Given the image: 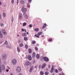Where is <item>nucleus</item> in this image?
<instances>
[{"label": "nucleus", "mask_w": 75, "mask_h": 75, "mask_svg": "<svg viewBox=\"0 0 75 75\" xmlns=\"http://www.w3.org/2000/svg\"><path fill=\"white\" fill-rule=\"evenodd\" d=\"M26 23H23V26H25V25H26Z\"/></svg>", "instance_id": "nucleus-35"}, {"label": "nucleus", "mask_w": 75, "mask_h": 75, "mask_svg": "<svg viewBox=\"0 0 75 75\" xmlns=\"http://www.w3.org/2000/svg\"><path fill=\"white\" fill-rule=\"evenodd\" d=\"M6 54H4L2 56V58L3 59H6Z\"/></svg>", "instance_id": "nucleus-7"}, {"label": "nucleus", "mask_w": 75, "mask_h": 75, "mask_svg": "<svg viewBox=\"0 0 75 75\" xmlns=\"http://www.w3.org/2000/svg\"><path fill=\"white\" fill-rule=\"evenodd\" d=\"M40 68H41V67H40V66H39V69H40Z\"/></svg>", "instance_id": "nucleus-59"}, {"label": "nucleus", "mask_w": 75, "mask_h": 75, "mask_svg": "<svg viewBox=\"0 0 75 75\" xmlns=\"http://www.w3.org/2000/svg\"><path fill=\"white\" fill-rule=\"evenodd\" d=\"M48 41H49V42H51V41H52V39L50 38L48 40Z\"/></svg>", "instance_id": "nucleus-28"}, {"label": "nucleus", "mask_w": 75, "mask_h": 75, "mask_svg": "<svg viewBox=\"0 0 75 75\" xmlns=\"http://www.w3.org/2000/svg\"><path fill=\"white\" fill-rule=\"evenodd\" d=\"M24 39L25 41H27V40H28V38L26 37H24Z\"/></svg>", "instance_id": "nucleus-21"}, {"label": "nucleus", "mask_w": 75, "mask_h": 75, "mask_svg": "<svg viewBox=\"0 0 75 75\" xmlns=\"http://www.w3.org/2000/svg\"><path fill=\"white\" fill-rule=\"evenodd\" d=\"M24 29H22V31H24Z\"/></svg>", "instance_id": "nucleus-50"}, {"label": "nucleus", "mask_w": 75, "mask_h": 75, "mask_svg": "<svg viewBox=\"0 0 75 75\" xmlns=\"http://www.w3.org/2000/svg\"><path fill=\"white\" fill-rule=\"evenodd\" d=\"M27 34H28V32H27Z\"/></svg>", "instance_id": "nucleus-58"}, {"label": "nucleus", "mask_w": 75, "mask_h": 75, "mask_svg": "<svg viewBox=\"0 0 75 75\" xmlns=\"http://www.w3.org/2000/svg\"><path fill=\"white\" fill-rule=\"evenodd\" d=\"M43 58L44 59V61H46V62H48L49 61V59L46 57H43Z\"/></svg>", "instance_id": "nucleus-4"}, {"label": "nucleus", "mask_w": 75, "mask_h": 75, "mask_svg": "<svg viewBox=\"0 0 75 75\" xmlns=\"http://www.w3.org/2000/svg\"><path fill=\"white\" fill-rule=\"evenodd\" d=\"M44 72H43V71H41L40 72V74L41 75H44Z\"/></svg>", "instance_id": "nucleus-25"}, {"label": "nucleus", "mask_w": 75, "mask_h": 75, "mask_svg": "<svg viewBox=\"0 0 75 75\" xmlns=\"http://www.w3.org/2000/svg\"><path fill=\"white\" fill-rule=\"evenodd\" d=\"M8 69H10V67H8Z\"/></svg>", "instance_id": "nucleus-64"}, {"label": "nucleus", "mask_w": 75, "mask_h": 75, "mask_svg": "<svg viewBox=\"0 0 75 75\" xmlns=\"http://www.w3.org/2000/svg\"><path fill=\"white\" fill-rule=\"evenodd\" d=\"M62 75H64V74L63 73H62Z\"/></svg>", "instance_id": "nucleus-54"}, {"label": "nucleus", "mask_w": 75, "mask_h": 75, "mask_svg": "<svg viewBox=\"0 0 75 75\" xmlns=\"http://www.w3.org/2000/svg\"><path fill=\"white\" fill-rule=\"evenodd\" d=\"M49 74V73H48V72H45V74H46V75H48Z\"/></svg>", "instance_id": "nucleus-34"}, {"label": "nucleus", "mask_w": 75, "mask_h": 75, "mask_svg": "<svg viewBox=\"0 0 75 75\" xmlns=\"http://www.w3.org/2000/svg\"><path fill=\"white\" fill-rule=\"evenodd\" d=\"M35 50H36V51H37V50H38V48H37V47H35Z\"/></svg>", "instance_id": "nucleus-36"}, {"label": "nucleus", "mask_w": 75, "mask_h": 75, "mask_svg": "<svg viewBox=\"0 0 75 75\" xmlns=\"http://www.w3.org/2000/svg\"><path fill=\"white\" fill-rule=\"evenodd\" d=\"M45 66H46V64H44L42 66V69H43V68H45Z\"/></svg>", "instance_id": "nucleus-10"}, {"label": "nucleus", "mask_w": 75, "mask_h": 75, "mask_svg": "<svg viewBox=\"0 0 75 75\" xmlns=\"http://www.w3.org/2000/svg\"><path fill=\"white\" fill-rule=\"evenodd\" d=\"M33 66H32L30 68V72H32V71H33Z\"/></svg>", "instance_id": "nucleus-17"}, {"label": "nucleus", "mask_w": 75, "mask_h": 75, "mask_svg": "<svg viewBox=\"0 0 75 75\" xmlns=\"http://www.w3.org/2000/svg\"><path fill=\"white\" fill-rule=\"evenodd\" d=\"M18 51V52H20V49L18 47H17V48Z\"/></svg>", "instance_id": "nucleus-32"}, {"label": "nucleus", "mask_w": 75, "mask_h": 75, "mask_svg": "<svg viewBox=\"0 0 75 75\" xmlns=\"http://www.w3.org/2000/svg\"><path fill=\"white\" fill-rule=\"evenodd\" d=\"M25 7V6L24 5H23L22 6V8H24Z\"/></svg>", "instance_id": "nucleus-45"}, {"label": "nucleus", "mask_w": 75, "mask_h": 75, "mask_svg": "<svg viewBox=\"0 0 75 75\" xmlns=\"http://www.w3.org/2000/svg\"><path fill=\"white\" fill-rule=\"evenodd\" d=\"M19 46H20V47H23V44L22 43H21L20 44Z\"/></svg>", "instance_id": "nucleus-26"}, {"label": "nucleus", "mask_w": 75, "mask_h": 75, "mask_svg": "<svg viewBox=\"0 0 75 75\" xmlns=\"http://www.w3.org/2000/svg\"><path fill=\"white\" fill-rule=\"evenodd\" d=\"M25 47L26 49H27L28 48V45H25Z\"/></svg>", "instance_id": "nucleus-30"}, {"label": "nucleus", "mask_w": 75, "mask_h": 75, "mask_svg": "<svg viewBox=\"0 0 75 75\" xmlns=\"http://www.w3.org/2000/svg\"><path fill=\"white\" fill-rule=\"evenodd\" d=\"M42 37H44V36L42 35Z\"/></svg>", "instance_id": "nucleus-56"}, {"label": "nucleus", "mask_w": 75, "mask_h": 75, "mask_svg": "<svg viewBox=\"0 0 75 75\" xmlns=\"http://www.w3.org/2000/svg\"><path fill=\"white\" fill-rule=\"evenodd\" d=\"M55 72L56 73H58V70H57V69H55Z\"/></svg>", "instance_id": "nucleus-37"}, {"label": "nucleus", "mask_w": 75, "mask_h": 75, "mask_svg": "<svg viewBox=\"0 0 75 75\" xmlns=\"http://www.w3.org/2000/svg\"><path fill=\"white\" fill-rule=\"evenodd\" d=\"M17 36H19L18 35Z\"/></svg>", "instance_id": "nucleus-62"}, {"label": "nucleus", "mask_w": 75, "mask_h": 75, "mask_svg": "<svg viewBox=\"0 0 75 75\" xmlns=\"http://www.w3.org/2000/svg\"><path fill=\"white\" fill-rule=\"evenodd\" d=\"M54 65H52L51 70H50V71L51 73H52L53 72V71L54 70Z\"/></svg>", "instance_id": "nucleus-8"}, {"label": "nucleus", "mask_w": 75, "mask_h": 75, "mask_svg": "<svg viewBox=\"0 0 75 75\" xmlns=\"http://www.w3.org/2000/svg\"><path fill=\"white\" fill-rule=\"evenodd\" d=\"M1 5V2L0 1V6Z\"/></svg>", "instance_id": "nucleus-49"}, {"label": "nucleus", "mask_w": 75, "mask_h": 75, "mask_svg": "<svg viewBox=\"0 0 75 75\" xmlns=\"http://www.w3.org/2000/svg\"><path fill=\"white\" fill-rule=\"evenodd\" d=\"M62 33H64V31H62Z\"/></svg>", "instance_id": "nucleus-60"}, {"label": "nucleus", "mask_w": 75, "mask_h": 75, "mask_svg": "<svg viewBox=\"0 0 75 75\" xmlns=\"http://www.w3.org/2000/svg\"><path fill=\"white\" fill-rule=\"evenodd\" d=\"M22 11L23 13H25L27 11V9L26 8H23L22 9Z\"/></svg>", "instance_id": "nucleus-3"}, {"label": "nucleus", "mask_w": 75, "mask_h": 75, "mask_svg": "<svg viewBox=\"0 0 75 75\" xmlns=\"http://www.w3.org/2000/svg\"><path fill=\"white\" fill-rule=\"evenodd\" d=\"M32 44H35V41H33L32 42Z\"/></svg>", "instance_id": "nucleus-31"}, {"label": "nucleus", "mask_w": 75, "mask_h": 75, "mask_svg": "<svg viewBox=\"0 0 75 75\" xmlns=\"http://www.w3.org/2000/svg\"><path fill=\"white\" fill-rule=\"evenodd\" d=\"M18 75H23V74H22V73H20L19 74H18Z\"/></svg>", "instance_id": "nucleus-44"}, {"label": "nucleus", "mask_w": 75, "mask_h": 75, "mask_svg": "<svg viewBox=\"0 0 75 75\" xmlns=\"http://www.w3.org/2000/svg\"><path fill=\"white\" fill-rule=\"evenodd\" d=\"M35 37H37V38H40V36L36 34L35 35Z\"/></svg>", "instance_id": "nucleus-23"}, {"label": "nucleus", "mask_w": 75, "mask_h": 75, "mask_svg": "<svg viewBox=\"0 0 75 75\" xmlns=\"http://www.w3.org/2000/svg\"><path fill=\"white\" fill-rule=\"evenodd\" d=\"M27 7L28 8H30V6L29 5V3H28L27 4Z\"/></svg>", "instance_id": "nucleus-29"}, {"label": "nucleus", "mask_w": 75, "mask_h": 75, "mask_svg": "<svg viewBox=\"0 0 75 75\" xmlns=\"http://www.w3.org/2000/svg\"><path fill=\"white\" fill-rule=\"evenodd\" d=\"M12 63L13 65H16L17 64V60L15 59L12 60Z\"/></svg>", "instance_id": "nucleus-2"}, {"label": "nucleus", "mask_w": 75, "mask_h": 75, "mask_svg": "<svg viewBox=\"0 0 75 75\" xmlns=\"http://www.w3.org/2000/svg\"><path fill=\"white\" fill-rule=\"evenodd\" d=\"M32 0H28L29 3H30Z\"/></svg>", "instance_id": "nucleus-46"}, {"label": "nucleus", "mask_w": 75, "mask_h": 75, "mask_svg": "<svg viewBox=\"0 0 75 75\" xmlns=\"http://www.w3.org/2000/svg\"><path fill=\"white\" fill-rule=\"evenodd\" d=\"M19 41L20 42V40H19Z\"/></svg>", "instance_id": "nucleus-63"}, {"label": "nucleus", "mask_w": 75, "mask_h": 75, "mask_svg": "<svg viewBox=\"0 0 75 75\" xmlns=\"http://www.w3.org/2000/svg\"><path fill=\"white\" fill-rule=\"evenodd\" d=\"M28 51H29V53H30V54H31V53L32 52V51L31 50V49H29Z\"/></svg>", "instance_id": "nucleus-22"}, {"label": "nucleus", "mask_w": 75, "mask_h": 75, "mask_svg": "<svg viewBox=\"0 0 75 75\" xmlns=\"http://www.w3.org/2000/svg\"><path fill=\"white\" fill-rule=\"evenodd\" d=\"M32 57L33 58H34L35 57V52H33V54H32Z\"/></svg>", "instance_id": "nucleus-14"}, {"label": "nucleus", "mask_w": 75, "mask_h": 75, "mask_svg": "<svg viewBox=\"0 0 75 75\" xmlns=\"http://www.w3.org/2000/svg\"><path fill=\"white\" fill-rule=\"evenodd\" d=\"M24 17L25 19H27V18H28V15L26 14L24 16Z\"/></svg>", "instance_id": "nucleus-15"}, {"label": "nucleus", "mask_w": 75, "mask_h": 75, "mask_svg": "<svg viewBox=\"0 0 75 75\" xmlns=\"http://www.w3.org/2000/svg\"><path fill=\"white\" fill-rule=\"evenodd\" d=\"M42 34V32H40L39 33H38V35H39L40 36V35H41V34Z\"/></svg>", "instance_id": "nucleus-20"}, {"label": "nucleus", "mask_w": 75, "mask_h": 75, "mask_svg": "<svg viewBox=\"0 0 75 75\" xmlns=\"http://www.w3.org/2000/svg\"><path fill=\"white\" fill-rule=\"evenodd\" d=\"M13 75V74L11 73V75Z\"/></svg>", "instance_id": "nucleus-57"}, {"label": "nucleus", "mask_w": 75, "mask_h": 75, "mask_svg": "<svg viewBox=\"0 0 75 75\" xmlns=\"http://www.w3.org/2000/svg\"><path fill=\"white\" fill-rule=\"evenodd\" d=\"M3 34H2V33L1 32V31L0 30V38H2V37H3Z\"/></svg>", "instance_id": "nucleus-16"}, {"label": "nucleus", "mask_w": 75, "mask_h": 75, "mask_svg": "<svg viewBox=\"0 0 75 75\" xmlns=\"http://www.w3.org/2000/svg\"><path fill=\"white\" fill-rule=\"evenodd\" d=\"M1 68L2 71H4L5 70V66L3 64L1 65Z\"/></svg>", "instance_id": "nucleus-6"}, {"label": "nucleus", "mask_w": 75, "mask_h": 75, "mask_svg": "<svg viewBox=\"0 0 75 75\" xmlns=\"http://www.w3.org/2000/svg\"><path fill=\"white\" fill-rule=\"evenodd\" d=\"M19 20H21L22 19V14L20 13L19 14Z\"/></svg>", "instance_id": "nucleus-11"}, {"label": "nucleus", "mask_w": 75, "mask_h": 75, "mask_svg": "<svg viewBox=\"0 0 75 75\" xmlns=\"http://www.w3.org/2000/svg\"><path fill=\"white\" fill-rule=\"evenodd\" d=\"M59 75H61V74H59Z\"/></svg>", "instance_id": "nucleus-61"}, {"label": "nucleus", "mask_w": 75, "mask_h": 75, "mask_svg": "<svg viewBox=\"0 0 75 75\" xmlns=\"http://www.w3.org/2000/svg\"><path fill=\"white\" fill-rule=\"evenodd\" d=\"M38 30H39V29H38V28H36L35 29V31H36V32L38 31Z\"/></svg>", "instance_id": "nucleus-27"}, {"label": "nucleus", "mask_w": 75, "mask_h": 75, "mask_svg": "<svg viewBox=\"0 0 75 75\" xmlns=\"http://www.w3.org/2000/svg\"><path fill=\"white\" fill-rule=\"evenodd\" d=\"M49 68H50V65H49L48 66Z\"/></svg>", "instance_id": "nucleus-51"}, {"label": "nucleus", "mask_w": 75, "mask_h": 75, "mask_svg": "<svg viewBox=\"0 0 75 75\" xmlns=\"http://www.w3.org/2000/svg\"><path fill=\"white\" fill-rule=\"evenodd\" d=\"M28 59L30 61L32 59V58L31 57V55H29L28 56Z\"/></svg>", "instance_id": "nucleus-9"}, {"label": "nucleus", "mask_w": 75, "mask_h": 75, "mask_svg": "<svg viewBox=\"0 0 75 75\" xmlns=\"http://www.w3.org/2000/svg\"><path fill=\"white\" fill-rule=\"evenodd\" d=\"M1 27H3V23H1Z\"/></svg>", "instance_id": "nucleus-42"}, {"label": "nucleus", "mask_w": 75, "mask_h": 75, "mask_svg": "<svg viewBox=\"0 0 75 75\" xmlns=\"http://www.w3.org/2000/svg\"><path fill=\"white\" fill-rule=\"evenodd\" d=\"M26 64L27 65H30V62H29L28 61L26 62Z\"/></svg>", "instance_id": "nucleus-24"}, {"label": "nucleus", "mask_w": 75, "mask_h": 75, "mask_svg": "<svg viewBox=\"0 0 75 75\" xmlns=\"http://www.w3.org/2000/svg\"><path fill=\"white\" fill-rule=\"evenodd\" d=\"M6 71H7V72H8V71H9V70H8V69H7V70H6Z\"/></svg>", "instance_id": "nucleus-47"}, {"label": "nucleus", "mask_w": 75, "mask_h": 75, "mask_svg": "<svg viewBox=\"0 0 75 75\" xmlns=\"http://www.w3.org/2000/svg\"><path fill=\"white\" fill-rule=\"evenodd\" d=\"M22 35L23 37H26V36H27V34L25 33L22 34Z\"/></svg>", "instance_id": "nucleus-13"}, {"label": "nucleus", "mask_w": 75, "mask_h": 75, "mask_svg": "<svg viewBox=\"0 0 75 75\" xmlns=\"http://www.w3.org/2000/svg\"><path fill=\"white\" fill-rule=\"evenodd\" d=\"M36 57L38 59H39L40 58V55L39 54H37L36 55Z\"/></svg>", "instance_id": "nucleus-18"}, {"label": "nucleus", "mask_w": 75, "mask_h": 75, "mask_svg": "<svg viewBox=\"0 0 75 75\" xmlns=\"http://www.w3.org/2000/svg\"><path fill=\"white\" fill-rule=\"evenodd\" d=\"M12 20L13 21V17H12Z\"/></svg>", "instance_id": "nucleus-55"}, {"label": "nucleus", "mask_w": 75, "mask_h": 75, "mask_svg": "<svg viewBox=\"0 0 75 75\" xmlns=\"http://www.w3.org/2000/svg\"><path fill=\"white\" fill-rule=\"evenodd\" d=\"M18 1H17V5L18 4Z\"/></svg>", "instance_id": "nucleus-53"}, {"label": "nucleus", "mask_w": 75, "mask_h": 75, "mask_svg": "<svg viewBox=\"0 0 75 75\" xmlns=\"http://www.w3.org/2000/svg\"><path fill=\"white\" fill-rule=\"evenodd\" d=\"M46 26H47V24L45 23L43 26L42 28L43 29L45 28V27H46Z\"/></svg>", "instance_id": "nucleus-12"}, {"label": "nucleus", "mask_w": 75, "mask_h": 75, "mask_svg": "<svg viewBox=\"0 0 75 75\" xmlns=\"http://www.w3.org/2000/svg\"><path fill=\"white\" fill-rule=\"evenodd\" d=\"M3 14L4 17H6V15L5 13H3Z\"/></svg>", "instance_id": "nucleus-38"}, {"label": "nucleus", "mask_w": 75, "mask_h": 75, "mask_svg": "<svg viewBox=\"0 0 75 75\" xmlns=\"http://www.w3.org/2000/svg\"><path fill=\"white\" fill-rule=\"evenodd\" d=\"M59 71H62V69H61V68H59Z\"/></svg>", "instance_id": "nucleus-43"}, {"label": "nucleus", "mask_w": 75, "mask_h": 75, "mask_svg": "<svg viewBox=\"0 0 75 75\" xmlns=\"http://www.w3.org/2000/svg\"><path fill=\"white\" fill-rule=\"evenodd\" d=\"M5 44H6V45L7 44H8V42H7V41H6L5 42Z\"/></svg>", "instance_id": "nucleus-40"}, {"label": "nucleus", "mask_w": 75, "mask_h": 75, "mask_svg": "<svg viewBox=\"0 0 75 75\" xmlns=\"http://www.w3.org/2000/svg\"><path fill=\"white\" fill-rule=\"evenodd\" d=\"M7 48H10V47H9V46H7Z\"/></svg>", "instance_id": "nucleus-52"}, {"label": "nucleus", "mask_w": 75, "mask_h": 75, "mask_svg": "<svg viewBox=\"0 0 75 75\" xmlns=\"http://www.w3.org/2000/svg\"><path fill=\"white\" fill-rule=\"evenodd\" d=\"M14 0H12L11 1V3H12V4H13V3H14Z\"/></svg>", "instance_id": "nucleus-41"}, {"label": "nucleus", "mask_w": 75, "mask_h": 75, "mask_svg": "<svg viewBox=\"0 0 75 75\" xmlns=\"http://www.w3.org/2000/svg\"><path fill=\"white\" fill-rule=\"evenodd\" d=\"M2 70H1V65L0 64V72H1Z\"/></svg>", "instance_id": "nucleus-33"}, {"label": "nucleus", "mask_w": 75, "mask_h": 75, "mask_svg": "<svg viewBox=\"0 0 75 75\" xmlns=\"http://www.w3.org/2000/svg\"><path fill=\"white\" fill-rule=\"evenodd\" d=\"M21 69V67H17L16 68V71L17 72H20Z\"/></svg>", "instance_id": "nucleus-1"}, {"label": "nucleus", "mask_w": 75, "mask_h": 75, "mask_svg": "<svg viewBox=\"0 0 75 75\" xmlns=\"http://www.w3.org/2000/svg\"><path fill=\"white\" fill-rule=\"evenodd\" d=\"M1 31L2 33H3V34H4V35H6V34H7V33H6V30H5L4 29L2 30H1Z\"/></svg>", "instance_id": "nucleus-5"}, {"label": "nucleus", "mask_w": 75, "mask_h": 75, "mask_svg": "<svg viewBox=\"0 0 75 75\" xmlns=\"http://www.w3.org/2000/svg\"><path fill=\"white\" fill-rule=\"evenodd\" d=\"M32 26H33V25L31 24H30L29 25V27H30V28H31V27H32Z\"/></svg>", "instance_id": "nucleus-39"}, {"label": "nucleus", "mask_w": 75, "mask_h": 75, "mask_svg": "<svg viewBox=\"0 0 75 75\" xmlns=\"http://www.w3.org/2000/svg\"><path fill=\"white\" fill-rule=\"evenodd\" d=\"M21 3L22 4H24V1H21Z\"/></svg>", "instance_id": "nucleus-19"}, {"label": "nucleus", "mask_w": 75, "mask_h": 75, "mask_svg": "<svg viewBox=\"0 0 75 75\" xmlns=\"http://www.w3.org/2000/svg\"><path fill=\"white\" fill-rule=\"evenodd\" d=\"M26 14V13H23V15H25V14Z\"/></svg>", "instance_id": "nucleus-48"}]
</instances>
